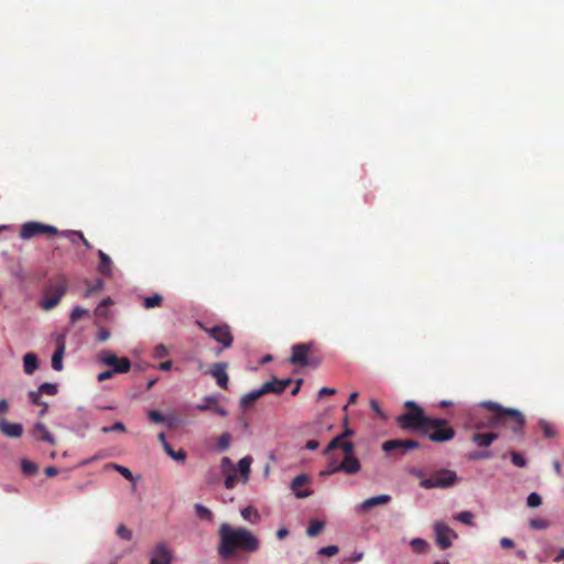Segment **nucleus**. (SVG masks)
Masks as SVG:
<instances>
[{"mask_svg":"<svg viewBox=\"0 0 564 564\" xmlns=\"http://www.w3.org/2000/svg\"><path fill=\"white\" fill-rule=\"evenodd\" d=\"M219 545L218 554L223 558H230L236 554L237 550L247 553H253L259 550V539L248 529L243 527L235 528L229 523H223L218 531Z\"/></svg>","mask_w":564,"mask_h":564,"instance_id":"f257e3e1","label":"nucleus"},{"mask_svg":"<svg viewBox=\"0 0 564 564\" xmlns=\"http://www.w3.org/2000/svg\"><path fill=\"white\" fill-rule=\"evenodd\" d=\"M397 422L403 430L419 431L426 434L431 427H437L445 423L444 419H432L425 415L423 409L408 411L398 416Z\"/></svg>","mask_w":564,"mask_h":564,"instance_id":"f03ea898","label":"nucleus"},{"mask_svg":"<svg viewBox=\"0 0 564 564\" xmlns=\"http://www.w3.org/2000/svg\"><path fill=\"white\" fill-rule=\"evenodd\" d=\"M417 477H421L420 486L424 489H446L456 484L458 480V476L454 470L451 469H438L430 475V477H424L421 470L414 471Z\"/></svg>","mask_w":564,"mask_h":564,"instance_id":"7ed1b4c3","label":"nucleus"},{"mask_svg":"<svg viewBox=\"0 0 564 564\" xmlns=\"http://www.w3.org/2000/svg\"><path fill=\"white\" fill-rule=\"evenodd\" d=\"M480 406L498 413V415L495 417V422H498L502 415L513 417L518 424V427L517 426L512 427L514 433H518L519 430L525 424L524 416L517 409L505 408L501 404L494 402V401H482L480 403Z\"/></svg>","mask_w":564,"mask_h":564,"instance_id":"20e7f679","label":"nucleus"},{"mask_svg":"<svg viewBox=\"0 0 564 564\" xmlns=\"http://www.w3.org/2000/svg\"><path fill=\"white\" fill-rule=\"evenodd\" d=\"M361 469V464L357 456H344L340 463L332 458V470L321 471V476H328L336 473H345L347 475H355Z\"/></svg>","mask_w":564,"mask_h":564,"instance_id":"39448f33","label":"nucleus"},{"mask_svg":"<svg viewBox=\"0 0 564 564\" xmlns=\"http://www.w3.org/2000/svg\"><path fill=\"white\" fill-rule=\"evenodd\" d=\"M66 293V283L65 282H57L52 283L48 285L47 290L45 291L44 297L40 302V306L44 311H51L55 306L58 305L62 297Z\"/></svg>","mask_w":564,"mask_h":564,"instance_id":"423d86ee","label":"nucleus"},{"mask_svg":"<svg viewBox=\"0 0 564 564\" xmlns=\"http://www.w3.org/2000/svg\"><path fill=\"white\" fill-rule=\"evenodd\" d=\"M39 234L61 235L56 227L52 225L42 224L39 221L24 223L20 230V237L23 240H29Z\"/></svg>","mask_w":564,"mask_h":564,"instance_id":"0eeeda50","label":"nucleus"},{"mask_svg":"<svg viewBox=\"0 0 564 564\" xmlns=\"http://www.w3.org/2000/svg\"><path fill=\"white\" fill-rule=\"evenodd\" d=\"M434 532L436 543L442 550L452 546L453 539H457V533L451 529L446 523L437 521L434 523Z\"/></svg>","mask_w":564,"mask_h":564,"instance_id":"6e6552de","label":"nucleus"},{"mask_svg":"<svg viewBox=\"0 0 564 564\" xmlns=\"http://www.w3.org/2000/svg\"><path fill=\"white\" fill-rule=\"evenodd\" d=\"M173 555L167 543L161 541L149 553V564H172Z\"/></svg>","mask_w":564,"mask_h":564,"instance_id":"1a4fd4ad","label":"nucleus"},{"mask_svg":"<svg viewBox=\"0 0 564 564\" xmlns=\"http://www.w3.org/2000/svg\"><path fill=\"white\" fill-rule=\"evenodd\" d=\"M419 446L420 444L413 440H389L382 444V449L387 453L398 452V454L403 455Z\"/></svg>","mask_w":564,"mask_h":564,"instance_id":"9d476101","label":"nucleus"},{"mask_svg":"<svg viewBox=\"0 0 564 564\" xmlns=\"http://www.w3.org/2000/svg\"><path fill=\"white\" fill-rule=\"evenodd\" d=\"M208 335L216 341L223 344L225 348H228L232 344V336L228 325H216L210 328L203 327Z\"/></svg>","mask_w":564,"mask_h":564,"instance_id":"9b49d317","label":"nucleus"},{"mask_svg":"<svg viewBox=\"0 0 564 564\" xmlns=\"http://www.w3.org/2000/svg\"><path fill=\"white\" fill-rule=\"evenodd\" d=\"M311 348H312L311 343L293 345L290 362L292 365H299L302 367L307 366L308 365L307 354L311 350Z\"/></svg>","mask_w":564,"mask_h":564,"instance_id":"f8f14e48","label":"nucleus"},{"mask_svg":"<svg viewBox=\"0 0 564 564\" xmlns=\"http://www.w3.org/2000/svg\"><path fill=\"white\" fill-rule=\"evenodd\" d=\"M426 434H429V438L431 441L442 443L452 440L455 436V431L453 427L448 426V423L445 420L444 424L437 427H431Z\"/></svg>","mask_w":564,"mask_h":564,"instance_id":"ddd939ff","label":"nucleus"},{"mask_svg":"<svg viewBox=\"0 0 564 564\" xmlns=\"http://www.w3.org/2000/svg\"><path fill=\"white\" fill-rule=\"evenodd\" d=\"M390 501H391V496H389V495L382 494V495L373 496V497L366 499L360 505H358L356 507V512L366 513L370 509H372L377 506L387 505Z\"/></svg>","mask_w":564,"mask_h":564,"instance_id":"4468645a","label":"nucleus"},{"mask_svg":"<svg viewBox=\"0 0 564 564\" xmlns=\"http://www.w3.org/2000/svg\"><path fill=\"white\" fill-rule=\"evenodd\" d=\"M310 478L305 474L297 475L295 478H293L291 482V490L293 491L294 496L299 499L307 498L312 495L311 490H300L299 488L301 486H304L308 484Z\"/></svg>","mask_w":564,"mask_h":564,"instance_id":"2eb2a0df","label":"nucleus"},{"mask_svg":"<svg viewBox=\"0 0 564 564\" xmlns=\"http://www.w3.org/2000/svg\"><path fill=\"white\" fill-rule=\"evenodd\" d=\"M0 432L8 437L18 438L23 434V426L20 423H11L6 419H1Z\"/></svg>","mask_w":564,"mask_h":564,"instance_id":"dca6fc26","label":"nucleus"},{"mask_svg":"<svg viewBox=\"0 0 564 564\" xmlns=\"http://www.w3.org/2000/svg\"><path fill=\"white\" fill-rule=\"evenodd\" d=\"M65 354V337L61 335L57 338V348L52 356V368L55 371H61L63 369V357Z\"/></svg>","mask_w":564,"mask_h":564,"instance_id":"f3484780","label":"nucleus"},{"mask_svg":"<svg viewBox=\"0 0 564 564\" xmlns=\"http://www.w3.org/2000/svg\"><path fill=\"white\" fill-rule=\"evenodd\" d=\"M227 364L218 362L215 364L210 370V375L215 378L217 384L220 388L226 389L228 384V376L226 373Z\"/></svg>","mask_w":564,"mask_h":564,"instance_id":"a211bd4d","label":"nucleus"},{"mask_svg":"<svg viewBox=\"0 0 564 564\" xmlns=\"http://www.w3.org/2000/svg\"><path fill=\"white\" fill-rule=\"evenodd\" d=\"M32 435L36 438V440H40V441H45L50 444H55V438L53 436V434L46 429V426L41 423V422H37L33 430H32Z\"/></svg>","mask_w":564,"mask_h":564,"instance_id":"6ab92c4d","label":"nucleus"},{"mask_svg":"<svg viewBox=\"0 0 564 564\" xmlns=\"http://www.w3.org/2000/svg\"><path fill=\"white\" fill-rule=\"evenodd\" d=\"M252 462V456L247 455L242 457L237 464V470L239 471L243 484H246L249 480Z\"/></svg>","mask_w":564,"mask_h":564,"instance_id":"aec40b11","label":"nucleus"},{"mask_svg":"<svg viewBox=\"0 0 564 564\" xmlns=\"http://www.w3.org/2000/svg\"><path fill=\"white\" fill-rule=\"evenodd\" d=\"M497 437L498 435L495 433H476L473 435V442L480 447H488L497 440Z\"/></svg>","mask_w":564,"mask_h":564,"instance_id":"412c9836","label":"nucleus"},{"mask_svg":"<svg viewBox=\"0 0 564 564\" xmlns=\"http://www.w3.org/2000/svg\"><path fill=\"white\" fill-rule=\"evenodd\" d=\"M39 367L37 356L33 352H28L23 357V368L26 375H32Z\"/></svg>","mask_w":564,"mask_h":564,"instance_id":"4be33fe9","label":"nucleus"},{"mask_svg":"<svg viewBox=\"0 0 564 564\" xmlns=\"http://www.w3.org/2000/svg\"><path fill=\"white\" fill-rule=\"evenodd\" d=\"M98 257H99V265L98 270L102 275L110 276L111 275V259L110 257L105 253L102 250H98Z\"/></svg>","mask_w":564,"mask_h":564,"instance_id":"5701e85b","label":"nucleus"},{"mask_svg":"<svg viewBox=\"0 0 564 564\" xmlns=\"http://www.w3.org/2000/svg\"><path fill=\"white\" fill-rule=\"evenodd\" d=\"M409 544L416 554H424L429 550V543L422 538H413Z\"/></svg>","mask_w":564,"mask_h":564,"instance_id":"b1692460","label":"nucleus"},{"mask_svg":"<svg viewBox=\"0 0 564 564\" xmlns=\"http://www.w3.org/2000/svg\"><path fill=\"white\" fill-rule=\"evenodd\" d=\"M240 514L250 523H257L260 519L259 512L253 507H246L241 509Z\"/></svg>","mask_w":564,"mask_h":564,"instance_id":"393cba45","label":"nucleus"},{"mask_svg":"<svg viewBox=\"0 0 564 564\" xmlns=\"http://www.w3.org/2000/svg\"><path fill=\"white\" fill-rule=\"evenodd\" d=\"M21 470H22L23 475L30 477L37 473L39 467L34 462L23 458L21 460Z\"/></svg>","mask_w":564,"mask_h":564,"instance_id":"a878e982","label":"nucleus"},{"mask_svg":"<svg viewBox=\"0 0 564 564\" xmlns=\"http://www.w3.org/2000/svg\"><path fill=\"white\" fill-rule=\"evenodd\" d=\"M261 395L259 394L258 390H252L240 399L239 405L241 409H247L252 402L258 400Z\"/></svg>","mask_w":564,"mask_h":564,"instance_id":"bb28decb","label":"nucleus"},{"mask_svg":"<svg viewBox=\"0 0 564 564\" xmlns=\"http://www.w3.org/2000/svg\"><path fill=\"white\" fill-rule=\"evenodd\" d=\"M115 373H126L131 368V362L127 357L118 358V361L111 366Z\"/></svg>","mask_w":564,"mask_h":564,"instance_id":"cd10ccee","label":"nucleus"},{"mask_svg":"<svg viewBox=\"0 0 564 564\" xmlns=\"http://www.w3.org/2000/svg\"><path fill=\"white\" fill-rule=\"evenodd\" d=\"M98 359L100 362H102L104 365L109 366V367H111L112 365H115L118 361V357L109 350L100 351L98 355Z\"/></svg>","mask_w":564,"mask_h":564,"instance_id":"c85d7f7f","label":"nucleus"},{"mask_svg":"<svg viewBox=\"0 0 564 564\" xmlns=\"http://www.w3.org/2000/svg\"><path fill=\"white\" fill-rule=\"evenodd\" d=\"M194 508H195L196 516L199 519L206 520L208 522L213 521V518H214L213 512L207 507H205L200 503H196L194 506Z\"/></svg>","mask_w":564,"mask_h":564,"instance_id":"c756f323","label":"nucleus"},{"mask_svg":"<svg viewBox=\"0 0 564 564\" xmlns=\"http://www.w3.org/2000/svg\"><path fill=\"white\" fill-rule=\"evenodd\" d=\"M217 402L216 395H207L205 397L200 403L196 405V409L198 411L205 412V411H212L214 404Z\"/></svg>","mask_w":564,"mask_h":564,"instance_id":"7c9ffc66","label":"nucleus"},{"mask_svg":"<svg viewBox=\"0 0 564 564\" xmlns=\"http://www.w3.org/2000/svg\"><path fill=\"white\" fill-rule=\"evenodd\" d=\"M108 467L118 471L127 480H130V481L134 480V476L129 468H127L122 465L116 464V463L109 464Z\"/></svg>","mask_w":564,"mask_h":564,"instance_id":"2f4dec72","label":"nucleus"},{"mask_svg":"<svg viewBox=\"0 0 564 564\" xmlns=\"http://www.w3.org/2000/svg\"><path fill=\"white\" fill-rule=\"evenodd\" d=\"M165 453L174 460L184 463L186 459V453L183 449L174 451L171 445L165 446Z\"/></svg>","mask_w":564,"mask_h":564,"instance_id":"473e14b6","label":"nucleus"},{"mask_svg":"<svg viewBox=\"0 0 564 564\" xmlns=\"http://www.w3.org/2000/svg\"><path fill=\"white\" fill-rule=\"evenodd\" d=\"M61 236L63 237H77L83 243L84 246L87 248V249H90L91 248V245L89 243V241L84 237L83 232L82 231H78V230H64V231H61Z\"/></svg>","mask_w":564,"mask_h":564,"instance_id":"72a5a7b5","label":"nucleus"},{"mask_svg":"<svg viewBox=\"0 0 564 564\" xmlns=\"http://www.w3.org/2000/svg\"><path fill=\"white\" fill-rule=\"evenodd\" d=\"M455 519L466 525L474 527L475 523L473 521L474 513L470 511H462L455 516Z\"/></svg>","mask_w":564,"mask_h":564,"instance_id":"f704fd0d","label":"nucleus"},{"mask_svg":"<svg viewBox=\"0 0 564 564\" xmlns=\"http://www.w3.org/2000/svg\"><path fill=\"white\" fill-rule=\"evenodd\" d=\"M149 419L152 421V422H155V423H163L165 422L167 424V426H172L173 422L170 421V420H165V417L163 416V414L158 411V410H151L149 412Z\"/></svg>","mask_w":564,"mask_h":564,"instance_id":"c9c22d12","label":"nucleus"},{"mask_svg":"<svg viewBox=\"0 0 564 564\" xmlns=\"http://www.w3.org/2000/svg\"><path fill=\"white\" fill-rule=\"evenodd\" d=\"M162 296L159 294H154L152 296H148L144 299L143 306L145 308H153L155 306H159L162 303Z\"/></svg>","mask_w":564,"mask_h":564,"instance_id":"e433bc0d","label":"nucleus"},{"mask_svg":"<svg viewBox=\"0 0 564 564\" xmlns=\"http://www.w3.org/2000/svg\"><path fill=\"white\" fill-rule=\"evenodd\" d=\"M41 394L55 395L57 393V386L55 383H42L37 389Z\"/></svg>","mask_w":564,"mask_h":564,"instance_id":"4c0bfd02","label":"nucleus"},{"mask_svg":"<svg viewBox=\"0 0 564 564\" xmlns=\"http://www.w3.org/2000/svg\"><path fill=\"white\" fill-rule=\"evenodd\" d=\"M530 527L534 530H544L550 527V522L543 518H534L530 520Z\"/></svg>","mask_w":564,"mask_h":564,"instance_id":"58836bf2","label":"nucleus"},{"mask_svg":"<svg viewBox=\"0 0 564 564\" xmlns=\"http://www.w3.org/2000/svg\"><path fill=\"white\" fill-rule=\"evenodd\" d=\"M231 435L229 433H223L218 438V448L220 452H226L229 448Z\"/></svg>","mask_w":564,"mask_h":564,"instance_id":"ea45409f","label":"nucleus"},{"mask_svg":"<svg viewBox=\"0 0 564 564\" xmlns=\"http://www.w3.org/2000/svg\"><path fill=\"white\" fill-rule=\"evenodd\" d=\"M323 528L324 523L322 521H313L307 528L306 534L311 538L316 536Z\"/></svg>","mask_w":564,"mask_h":564,"instance_id":"a19ab883","label":"nucleus"},{"mask_svg":"<svg viewBox=\"0 0 564 564\" xmlns=\"http://www.w3.org/2000/svg\"><path fill=\"white\" fill-rule=\"evenodd\" d=\"M117 535L124 540L130 541L132 539V532L124 524H119L116 530Z\"/></svg>","mask_w":564,"mask_h":564,"instance_id":"79ce46f5","label":"nucleus"},{"mask_svg":"<svg viewBox=\"0 0 564 564\" xmlns=\"http://www.w3.org/2000/svg\"><path fill=\"white\" fill-rule=\"evenodd\" d=\"M542 503V498L538 492H531L527 498L529 508H538Z\"/></svg>","mask_w":564,"mask_h":564,"instance_id":"37998d69","label":"nucleus"},{"mask_svg":"<svg viewBox=\"0 0 564 564\" xmlns=\"http://www.w3.org/2000/svg\"><path fill=\"white\" fill-rule=\"evenodd\" d=\"M341 444H343V436H336L334 437L328 444L327 446L325 447L324 449V454H328L330 453L332 451L336 449V448H339L341 447Z\"/></svg>","mask_w":564,"mask_h":564,"instance_id":"c03bdc74","label":"nucleus"},{"mask_svg":"<svg viewBox=\"0 0 564 564\" xmlns=\"http://www.w3.org/2000/svg\"><path fill=\"white\" fill-rule=\"evenodd\" d=\"M511 462L514 466L520 468H523L527 465L524 456L518 452H511Z\"/></svg>","mask_w":564,"mask_h":564,"instance_id":"a18cd8bd","label":"nucleus"},{"mask_svg":"<svg viewBox=\"0 0 564 564\" xmlns=\"http://www.w3.org/2000/svg\"><path fill=\"white\" fill-rule=\"evenodd\" d=\"M126 431V426L122 422L120 421H117L115 422L112 425L110 426H104L101 429V432L102 433H110V432H124Z\"/></svg>","mask_w":564,"mask_h":564,"instance_id":"49530a36","label":"nucleus"},{"mask_svg":"<svg viewBox=\"0 0 564 564\" xmlns=\"http://www.w3.org/2000/svg\"><path fill=\"white\" fill-rule=\"evenodd\" d=\"M169 355V349L165 345L159 344L154 347L153 356L156 359H162Z\"/></svg>","mask_w":564,"mask_h":564,"instance_id":"de8ad7c7","label":"nucleus"},{"mask_svg":"<svg viewBox=\"0 0 564 564\" xmlns=\"http://www.w3.org/2000/svg\"><path fill=\"white\" fill-rule=\"evenodd\" d=\"M87 314H88L87 310H85L80 306H75L70 313V322H75Z\"/></svg>","mask_w":564,"mask_h":564,"instance_id":"09e8293b","label":"nucleus"},{"mask_svg":"<svg viewBox=\"0 0 564 564\" xmlns=\"http://www.w3.org/2000/svg\"><path fill=\"white\" fill-rule=\"evenodd\" d=\"M338 553V546L336 545H328L319 549L318 554L325 555V556H333Z\"/></svg>","mask_w":564,"mask_h":564,"instance_id":"8fccbe9b","label":"nucleus"},{"mask_svg":"<svg viewBox=\"0 0 564 564\" xmlns=\"http://www.w3.org/2000/svg\"><path fill=\"white\" fill-rule=\"evenodd\" d=\"M220 469L224 474H228L232 469V460L225 456L220 462Z\"/></svg>","mask_w":564,"mask_h":564,"instance_id":"3c124183","label":"nucleus"},{"mask_svg":"<svg viewBox=\"0 0 564 564\" xmlns=\"http://www.w3.org/2000/svg\"><path fill=\"white\" fill-rule=\"evenodd\" d=\"M540 426L543 430V433L547 438H551L554 436V431H553L552 426L546 421L541 420Z\"/></svg>","mask_w":564,"mask_h":564,"instance_id":"603ef678","label":"nucleus"},{"mask_svg":"<svg viewBox=\"0 0 564 564\" xmlns=\"http://www.w3.org/2000/svg\"><path fill=\"white\" fill-rule=\"evenodd\" d=\"M259 394L262 397L267 393H272L274 390L272 380L263 383L259 389H257Z\"/></svg>","mask_w":564,"mask_h":564,"instance_id":"864d4df0","label":"nucleus"},{"mask_svg":"<svg viewBox=\"0 0 564 564\" xmlns=\"http://www.w3.org/2000/svg\"><path fill=\"white\" fill-rule=\"evenodd\" d=\"M344 452V456H356L354 453V444L351 442H344L340 447Z\"/></svg>","mask_w":564,"mask_h":564,"instance_id":"5fc2aeb1","label":"nucleus"},{"mask_svg":"<svg viewBox=\"0 0 564 564\" xmlns=\"http://www.w3.org/2000/svg\"><path fill=\"white\" fill-rule=\"evenodd\" d=\"M225 487L227 489H232L235 487V484H236V474L235 473H228L225 477Z\"/></svg>","mask_w":564,"mask_h":564,"instance_id":"6e6d98bb","label":"nucleus"},{"mask_svg":"<svg viewBox=\"0 0 564 564\" xmlns=\"http://www.w3.org/2000/svg\"><path fill=\"white\" fill-rule=\"evenodd\" d=\"M491 454L489 452H475L469 454V459L477 460V459H487L490 458Z\"/></svg>","mask_w":564,"mask_h":564,"instance_id":"4d7b16f0","label":"nucleus"},{"mask_svg":"<svg viewBox=\"0 0 564 564\" xmlns=\"http://www.w3.org/2000/svg\"><path fill=\"white\" fill-rule=\"evenodd\" d=\"M29 398L33 404L41 405L43 403V402H41V392L39 390L30 391Z\"/></svg>","mask_w":564,"mask_h":564,"instance_id":"13d9d810","label":"nucleus"},{"mask_svg":"<svg viewBox=\"0 0 564 564\" xmlns=\"http://www.w3.org/2000/svg\"><path fill=\"white\" fill-rule=\"evenodd\" d=\"M113 375H115V371L112 369H109V370L100 372L97 376V380L100 382L106 381V380L110 379Z\"/></svg>","mask_w":564,"mask_h":564,"instance_id":"bf43d9fd","label":"nucleus"},{"mask_svg":"<svg viewBox=\"0 0 564 564\" xmlns=\"http://www.w3.org/2000/svg\"><path fill=\"white\" fill-rule=\"evenodd\" d=\"M102 288H104V282L100 279H98L95 281L94 285L88 289L87 294L97 292V291L101 290Z\"/></svg>","mask_w":564,"mask_h":564,"instance_id":"052dcab7","label":"nucleus"},{"mask_svg":"<svg viewBox=\"0 0 564 564\" xmlns=\"http://www.w3.org/2000/svg\"><path fill=\"white\" fill-rule=\"evenodd\" d=\"M500 545L502 549H512L514 546V542L509 538H501Z\"/></svg>","mask_w":564,"mask_h":564,"instance_id":"680f3d73","label":"nucleus"},{"mask_svg":"<svg viewBox=\"0 0 564 564\" xmlns=\"http://www.w3.org/2000/svg\"><path fill=\"white\" fill-rule=\"evenodd\" d=\"M212 411L215 412L216 414L220 415V416H227L228 415L227 410L224 409L220 405H217L216 403L214 404Z\"/></svg>","mask_w":564,"mask_h":564,"instance_id":"e2e57ef3","label":"nucleus"},{"mask_svg":"<svg viewBox=\"0 0 564 564\" xmlns=\"http://www.w3.org/2000/svg\"><path fill=\"white\" fill-rule=\"evenodd\" d=\"M272 383H273V388H274V390L272 391V393L280 394V393H282V392H283V389H282V387L280 386L281 383H280L279 379L274 378V379L272 380Z\"/></svg>","mask_w":564,"mask_h":564,"instance_id":"0e129e2a","label":"nucleus"},{"mask_svg":"<svg viewBox=\"0 0 564 564\" xmlns=\"http://www.w3.org/2000/svg\"><path fill=\"white\" fill-rule=\"evenodd\" d=\"M318 446H319V443L316 440H310L306 442V445H305V447L310 451H315L316 448H318Z\"/></svg>","mask_w":564,"mask_h":564,"instance_id":"69168bd1","label":"nucleus"},{"mask_svg":"<svg viewBox=\"0 0 564 564\" xmlns=\"http://www.w3.org/2000/svg\"><path fill=\"white\" fill-rule=\"evenodd\" d=\"M109 336H110V333L105 328H102L98 332V339L100 341L107 340L109 338Z\"/></svg>","mask_w":564,"mask_h":564,"instance_id":"338daca9","label":"nucleus"},{"mask_svg":"<svg viewBox=\"0 0 564 564\" xmlns=\"http://www.w3.org/2000/svg\"><path fill=\"white\" fill-rule=\"evenodd\" d=\"M336 392L335 389L333 388H322L319 391H318V395L319 397H323V395H330V394H334Z\"/></svg>","mask_w":564,"mask_h":564,"instance_id":"774afa93","label":"nucleus"}]
</instances>
